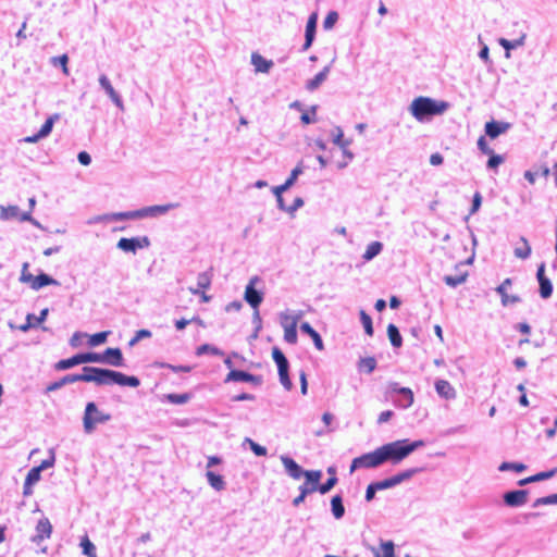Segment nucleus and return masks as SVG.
Wrapping results in <instances>:
<instances>
[{
  "mask_svg": "<svg viewBox=\"0 0 557 557\" xmlns=\"http://www.w3.org/2000/svg\"><path fill=\"white\" fill-rule=\"evenodd\" d=\"M261 283L262 280L258 275H255L249 278V282L245 287L244 299L252 309H258L263 301V292L257 289V285Z\"/></svg>",
  "mask_w": 557,
  "mask_h": 557,
  "instance_id": "0eeeda50",
  "label": "nucleus"
},
{
  "mask_svg": "<svg viewBox=\"0 0 557 557\" xmlns=\"http://www.w3.org/2000/svg\"><path fill=\"white\" fill-rule=\"evenodd\" d=\"M206 478L208 480L209 485L213 490L220 492V491H223L225 488V481H224L222 475L216 474V473H214L211 470H208L206 472Z\"/></svg>",
  "mask_w": 557,
  "mask_h": 557,
  "instance_id": "c85d7f7f",
  "label": "nucleus"
},
{
  "mask_svg": "<svg viewBox=\"0 0 557 557\" xmlns=\"http://www.w3.org/2000/svg\"><path fill=\"white\" fill-rule=\"evenodd\" d=\"M424 446L422 440L409 441V440H397L380 446L383 462H391L392 465H398L414 450Z\"/></svg>",
  "mask_w": 557,
  "mask_h": 557,
  "instance_id": "f03ea898",
  "label": "nucleus"
},
{
  "mask_svg": "<svg viewBox=\"0 0 557 557\" xmlns=\"http://www.w3.org/2000/svg\"><path fill=\"white\" fill-rule=\"evenodd\" d=\"M304 172L302 165L298 164L290 173L289 177L285 181L290 187L295 184L298 176Z\"/></svg>",
  "mask_w": 557,
  "mask_h": 557,
  "instance_id": "e2e57ef3",
  "label": "nucleus"
},
{
  "mask_svg": "<svg viewBox=\"0 0 557 557\" xmlns=\"http://www.w3.org/2000/svg\"><path fill=\"white\" fill-rule=\"evenodd\" d=\"M331 510L335 519L339 520L345 515V507L341 495H335L331 499Z\"/></svg>",
  "mask_w": 557,
  "mask_h": 557,
  "instance_id": "7c9ffc66",
  "label": "nucleus"
},
{
  "mask_svg": "<svg viewBox=\"0 0 557 557\" xmlns=\"http://www.w3.org/2000/svg\"><path fill=\"white\" fill-rule=\"evenodd\" d=\"M49 310L47 308L42 309L38 317L34 314H27L26 323L20 326L22 332H27L32 327H36L41 322H44L48 315Z\"/></svg>",
  "mask_w": 557,
  "mask_h": 557,
  "instance_id": "4be33fe9",
  "label": "nucleus"
},
{
  "mask_svg": "<svg viewBox=\"0 0 557 557\" xmlns=\"http://www.w3.org/2000/svg\"><path fill=\"white\" fill-rule=\"evenodd\" d=\"M40 473L41 472L36 467L32 468L28 471V473L26 475V479H25L26 485H34V484H36L40 480Z\"/></svg>",
  "mask_w": 557,
  "mask_h": 557,
  "instance_id": "5fc2aeb1",
  "label": "nucleus"
},
{
  "mask_svg": "<svg viewBox=\"0 0 557 557\" xmlns=\"http://www.w3.org/2000/svg\"><path fill=\"white\" fill-rule=\"evenodd\" d=\"M512 285V280L507 277L503 281L500 285H498L495 290L500 296L502 305L507 307L509 305L518 304L521 301V298L517 295H508L506 289H508Z\"/></svg>",
  "mask_w": 557,
  "mask_h": 557,
  "instance_id": "9b49d317",
  "label": "nucleus"
},
{
  "mask_svg": "<svg viewBox=\"0 0 557 557\" xmlns=\"http://www.w3.org/2000/svg\"><path fill=\"white\" fill-rule=\"evenodd\" d=\"M119 221H127V220H138L144 219L141 213V208L132 211L117 212Z\"/></svg>",
  "mask_w": 557,
  "mask_h": 557,
  "instance_id": "c03bdc74",
  "label": "nucleus"
},
{
  "mask_svg": "<svg viewBox=\"0 0 557 557\" xmlns=\"http://www.w3.org/2000/svg\"><path fill=\"white\" fill-rule=\"evenodd\" d=\"M525 469H527V466L524 463L509 462V461L502 462L500 466L498 467V470L502 472L509 471V470H512L516 472H522Z\"/></svg>",
  "mask_w": 557,
  "mask_h": 557,
  "instance_id": "79ce46f5",
  "label": "nucleus"
},
{
  "mask_svg": "<svg viewBox=\"0 0 557 557\" xmlns=\"http://www.w3.org/2000/svg\"><path fill=\"white\" fill-rule=\"evenodd\" d=\"M245 442L249 444L250 449L253 451L256 456H265L268 450L264 446L259 445L258 443L253 442L251 438L246 437Z\"/></svg>",
  "mask_w": 557,
  "mask_h": 557,
  "instance_id": "603ef678",
  "label": "nucleus"
},
{
  "mask_svg": "<svg viewBox=\"0 0 557 557\" xmlns=\"http://www.w3.org/2000/svg\"><path fill=\"white\" fill-rule=\"evenodd\" d=\"M531 251H532L531 246H530L528 239L525 237L521 236L513 249L515 256L519 259L525 260L530 257Z\"/></svg>",
  "mask_w": 557,
  "mask_h": 557,
  "instance_id": "b1692460",
  "label": "nucleus"
},
{
  "mask_svg": "<svg viewBox=\"0 0 557 557\" xmlns=\"http://www.w3.org/2000/svg\"><path fill=\"white\" fill-rule=\"evenodd\" d=\"M116 247L119 249H121L122 251H125V252H133L135 253L137 251V246H136V239L134 237L132 238H121L117 244H116Z\"/></svg>",
  "mask_w": 557,
  "mask_h": 557,
  "instance_id": "f704fd0d",
  "label": "nucleus"
},
{
  "mask_svg": "<svg viewBox=\"0 0 557 557\" xmlns=\"http://www.w3.org/2000/svg\"><path fill=\"white\" fill-rule=\"evenodd\" d=\"M272 358L277 366L281 384L285 389L289 391L293 387V384L288 375L289 363L287 358L277 347L272 349Z\"/></svg>",
  "mask_w": 557,
  "mask_h": 557,
  "instance_id": "1a4fd4ad",
  "label": "nucleus"
},
{
  "mask_svg": "<svg viewBox=\"0 0 557 557\" xmlns=\"http://www.w3.org/2000/svg\"><path fill=\"white\" fill-rule=\"evenodd\" d=\"M317 109H318V106H312L310 108L311 114H309L308 112L302 113L301 116H300L301 122L304 124H311V123H313L315 121L314 120V115H315Z\"/></svg>",
  "mask_w": 557,
  "mask_h": 557,
  "instance_id": "0e129e2a",
  "label": "nucleus"
},
{
  "mask_svg": "<svg viewBox=\"0 0 557 557\" xmlns=\"http://www.w3.org/2000/svg\"><path fill=\"white\" fill-rule=\"evenodd\" d=\"M527 35L523 33L518 39L508 40L506 38H499L498 44L506 50V57H510V50L516 49L524 45Z\"/></svg>",
  "mask_w": 557,
  "mask_h": 557,
  "instance_id": "a878e982",
  "label": "nucleus"
},
{
  "mask_svg": "<svg viewBox=\"0 0 557 557\" xmlns=\"http://www.w3.org/2000/svg\"><path fill=\"white\" fill-rule=\"evenodd\" d=\"M510 123L508 122H498V121H490L485 124V134L494 139L502 134H505L510 128Z\"/></svg>",
  "mask_w": 557,
  "mask_h": 557,
  "instance_id": "dca6fc26",
  "label": "nucleus"
},
{
  "mask_svg": "<svg viewBox=\"0 0 557 557\" xmlns=\"http://www.w3.org/2000/svg\"><path fill=\"white\" fill-rule=\"evenodd\" d=\"M503 498L507 506L520 507V506H523L528 500V491L527 490L509 491L504 494Z\"/></svg>",
  "mask_w": 557,
  "mask_h": 557,
  "instance_id": "f8f14e48",
  "label": "nucleus"
},
{
  "mask_svg": "<svg viewBox=\"0 0 557 557\" xmlns=\"http://www.w3.org/2000/svg\"><path fill=\"white\" fill-rule=\"evenodd\" d=\"M360 321L364 327V331L368 335H373V325L371 317L363 310L360 311Z\"/></svg>",
  "mask_w": 557,
  "mask_h": 557,
  "instance_id": "de8ad7c7",
  "label": "nucleus"
},
{
  "mask_svg": "<svg viewBox=\"0 0 557 557\" xmlns=\"http://www.w3.org/2000/svg\"><path fill=\"white\" fill-rule=\"evenodd\" d=\"M387 335H388V338L391 341V344L398 348L401 346L403 344V338H401V335L399 333V330L396 325L394 324H388L387 326Z\"/></svg>",
  "mask_w": 557,
  "mask_h": 557,
  "instance_id": "72a5a7b5",
  "label": "nucleus"
},
{
  "mask_svg": "<svg viewBox=\"0 0 557 557\" xmlns=\"http://www.w3.org/2000/svg\"><path fill=\"white\" fill-rule=\"evenodd\" d=\"M383 463L384 462L382 459V455H381L380 448L377 447L373 451L363 454V455L352 459L351 465H350V472L352 473L354 471H356L357 469H360V468H366V469L377 468V467L382 466Z\"/></svg>",
  "mask_w": 557,
  "mask_h": 557,
  "instance_id": "423d86ee",
  "label": "nucleus"
},
{
  "mask_svg": "<svg viewBox=\"0 0 557 557\" xmlns=\"http://www.w3.org/2000/svg\"><path fill=\"white\" fill-rule=\"evenodd\" d=\"M375 557H395L394 543L392 541L382 542Z\"/></svg>",
  "mask_w": 557,
  "mask_h": 557,
  "instance_id": "4c0bfd02",
  "label": "nucleus"
},
{
  "mask_svg": "<svg viewBox=\"0 0 557 557\" xmlns=\"http://www.w3.org/2000/svg\"><path fill=\"white\" fill-rule=\"evenodd\" d=\"M540 285V295L542 298L547 299L552 296L553 293V284L549 278L541 280L539 282Z\"/></svg>",
  "mask_w": 557,
  "mask_h": 557,
  "instance_id": "a18cd8bd",
  "label": "nucleus"
},
{
  "mask_svg": "<svg viewBox=\"0 0 557 557\" xmlns=\"http://www.w3.org/2000/svg\"><path fill=\"white\" fill-rule=\"evenodd\" d=\"M22 213L17 206H0V220L8 221L16 219L21 221Z\"/></svg>",
  "mask_w": 557,
  "mask_h": 557,
  "instance_id": "cd10ccee",
  "label": "nucleus"
},
{
  "mask_svg": "<svg viewBox=\"0 0 557 557\" xmlns=\"http://www.w3.org/2000/svg\"><path fill=\"white\" fill-rule=\"evenodd\" d=\"M47 285H59V282L46 273H40L39 275L34 276L30 287L34 290H39Z\"/></svg>",
  "mask_w": 557,
  "mask_h": 557,
  "instance_id": "393cba45",
  "label": "nucleus"
},
{
  "mask_svg": "<svg viewBox=\"0 0 557 557\" xmlns=\"http://www.w3.org/2000/svg\"><path fill=\"white\" fill-rule=\"evenodd\" d=\"M338 20V14L335 11H331L323 21V27L330 29Z\"/></svg>",
  "mask_w": 557,
  "mask_h": 557,
  "instance_id": "052dcab7",
  "label": "nucleus"
},
{
  "mask_svg": "<svg viewBox=\"0 0 557 557\" xmlns=\"http://www.w3.org/2000/svg\"><path fill=\"white\" fill-rule=\"evenodd\" d=\"M332 136H333V143L336 146H338L339 148L349 147L350 144H351V140L344 139V132H343V129L339 126H336L333 129Z\"/></svg>",
  "mask_w": 557,
  "mask_h": 557,
  "instance_id": "c9c22d12",
  "label": "nucleus"
},
{
  "mask_svg": "<svg viewBox=\"0 0 557 557\" xmlns=\"http://www.w3.org/2000/svg\"><path fill=\"white\" fill-rule=\"evenodd\" d=\"M284 330V339L286 343L295 345L298 341L297 336V326L289 325V327H285Z\"/></svg>",
  "mask_w": 557,
  "mask_h": 557,
  "instance_id": "49530a36",
  "label": "nucleus"
},
{
  "mask_svg": "<svg viewBox=\"0 0 557 557\" xmlns=\"http://www.w3.org/2000/svg\"><path fill=\"white\" fill-rule=\"evenodd\" d=\"M230 381H234V382H257L258 379L257 376L248 373V372H245V371H242V370H232L227 376H226V380L225 382H230Z\"/></svg>",
  "mask_w": 557,
  "mask_h": 557,
  "instance_id": "bb28decb",
  "label": "nucleus"
},
{
  "mask_svg": "<svg viewBox=\"0 0 557 557\" xmlns=\"http://www.w3.org/2000/svg\"><path fill=\"white\" fill-rule=\"evenodd\" d=\"M110 419L111 416L100 411L95 403H87L83 417L84 432L86 434H91L95 431L97 424L106 423L110 421Z\"/></svg>",
  "mask_w": 557,
  "mask_h": 557,
  "instance_id": "20e7f679",
  "label": "nucleus"
},
{
  "mask_svg": "<svg viewBox=\"0 0 557 557\" xmlns=\"http://www.w3.org/2000/svg\"><path fill=\"white\" fill-rule=\"evenodd\" d=\"M94 382L97 385H112L117 384L121 386L137 387L140 381L136 376H128L122 372L110 369H102L96 367H84L81 374H66L62 379L50 383L46 387V393H51L60 389L66 384L75 382Z\"/></svg>",
  "mask_w": 557,
  "mask_h": 557,
  "instance_id": "f257e3e1",
  "label": "nucleus"
},
{
  "mask_svg": "<svg viewBox=\"0 0 557 557\" xmlns=\"http://www.w3.org/2000/svg\"><path fill=\"white\" fill-rule=\"evenodd\" d=\"M109 334H110L109 331H104V332H99V333L90 335L89 339H88V345L90 347H97V346L106 343Z\"/></svg>",
  "mask_w": 557,
  "mask_h": 557,
  "instance_id": "ea45409f",
  "label": "nucleus"
},
{
  "mask_svg": "<svg viewBox=\"0 0 557 557\" xmlns=\"http://www.w3.org/2000/svg\"><path fill=\"white\" fill-rule=\"evenodd\" d=\"M54 461H55L54 453L51 449L50 457L48 459L42 460L41 463L39 466H37L36 468L41 472L48 468L53 467Z\"/></svg>",
  "mask_w": 557,
  "mask_h": 557,
  "instance_id": "680f3d73",
  "label": "nucleus"
},
{
  "mask_svg": "<svg viewBox=\"0 0 557 557\" xmlns=\"http://www.w3.org/2000/svg\"><path fill=\"white\" fill-rule=\"evenodd\" d=\"M67 61L69 58L66 54L52 58V64L55 66L61 65L64 74H69Z\"/></svg>",
  "mask_w": 557,
  "mask_h": 557,
  "instance_id": "bf43d9fd",
  "label": "nucleus"
},
{
  "mask_svg": "<svg viewBox=\"0 0 557 557\" xmlns=\"http://www.w3.org/2000/svg\"><path fill=\"white\" fill-rule=\"evenodd\" d=\"M421 471H423L422 468H410L397 473V475L400 478V481L403 483L405 481L410 480L413 475L420 473Z\"/></svg>",
  "mask_w": 557,
  "mask_h": 557,
  "instance_id": "4d7b16f0",
  "label": "nucleus"
},
{
  "mask_svg": "<svg viewBox=\"0 0 557 557\" xmlns=\"http://www.w3.org/2000/svg\"><path fill=\"white\" fill-rule=\"evenodd\" d=\"M315 28H317V15L312 14L308 18V22L306 25L305 44L302 46L304 51L308 50L311 47V45L314 40V36H315Z\"/></svg>",
  "mask_w": 557,
  "mask_h": 557,
  "instance_id": "aec40b11",
  "label": "nucleus"
},
{
  "mask_svg": "<svg viewBox=\"0 0 557 557\" xmlns=\"http://www.w3.org/2000/svg\"><path fill=\"white\" fill-rule=\"evenodd\" d=\"M388 392L391 394H397L398 396L393 398V404L400 409H408L412 406L414 397L413 392L409 387H401L397 382H391L388 384Z\"/></svg>",
  "mask_w": 557,
  "mask_h": 557,
  "instance_id": "6e6552de",
  "label": "nucleus"
},
{
  "mask_svg": "<svg viewBox=\"0 0 557 557\" xmlns=\"http://www.w3.org/2000/svg\"><path fill=\"white\" fill-rule=\"evenodd\" d=\"M376 368V360L373 357L361 358L358 362L360 372L372 373Z\"/></svg>",
  "mask_w": 557,
  "mask_h": 557,
  "instance_id": "e433bc0d",
  "label": "nucleus"
},
{
  "mask_svg": "<svg viewBox=\"0 0 557 557\" xmlns=\"http://www.w3.org/2000/svg\"><path fill=\"white\" fill-rule=\"evenodd\" d=\"M490 156L491 157H490V159L487 161V168L488 169H496L504 161L502 156L494 154V152L492 154H490Z\"/></svg>",
  "mask_w": 557,
  "mask_h": 557,
  "instance_id": "338daca9",
  "label": "nucleus"
},
{
  "mask_svg": "<svg viewBox=\"0 0 557 557\" xmlns=\"http://www.w3.org/2000/svg\"><path fill=\"white\" fill-rule=\"evenodd\" d=\"M52 532V525L47 518H42L36 525V535L33 537V542L39 543L45 539L50 537Z\"/></svg>",
  "mask_w": 557,
  "mask_h": 557,
  "instance_id": "f3484780",
  "label": "nucleus"
},
{
  "mask_svg": "<svg viewBox=\"0 0 557 557\" xmlns=\"http://www.w3.org/2000/svg\"><path fill=\"white\" fill-rule=\"evenodd\" d=\"M251 64L257 73H269L273 66V61L267 60L261 54L253 52L251 54Z\"/></svg>",
  "mask_w": 557,
  "mask_h": 557,
  "instance_id": "412c9836",
  "label": "nucleus"
},
{
  "mask_svg": "<svg viewBox=\"0 0 557 557\" xmlns=\"http://www.w3.org/2000/svg\"><path fill=\"white\" fill-rule=\"evenodd\" d=\"M166 398L171 404L183 405L186 404L190 397L188 394H169Z\"/></svg>",
  "mask_w": 557,
  "mask_h": 557,
  "instance_id": "864d4df0",
  "label": "nucleus"
},
{
  "mask_svg": "<svg viewBox=\"0 0 557 557\" xmlns=\"http://www.w3.org/2000/svg\"><path fill=\"white\" fill-rule=\"evenodd\" d=\"M300 331L312 338L314 347L318 350L322 351L324 349L322 337L308 322L301 323Z\"/></svg>",
  "mask_w": 557,
  "mask_h": 557,
  "instance_id": "5701e85b",
  "label": "nucleus"
},
{
  "mask_svg": "<svg viewBox=\"0 0 557 557\" xmlns=\"http://www.w3.org/2000/svg\"><path fill=\"white\" fill-rule=\"evenodd\" d=\"M27 269H28V263H27V262H25V263L23 264V269H22V273H21V277H20V280H21V282H23V283H29V284H32V282H33V280H34V275H33L32 273H29V272L27 271Z\"/></svg>",
  "mask_w": 557,
  "mask_h": 557,
  "instance_id": "69168bd1",
  "label": "nucleus"
},
{
  "mask_svg": "<svg viewBox=\"0 0 557 557\" xmlns=\"http://www.w3.org/2000/svg\"><path fill=\"white\" fill-rule=\"evenodd\" d=\"M149 330L143 329L136 332L135 336L128 342L129 347H134L139 341L151 337Z\"/></svg>",
  "mask_w": 557,
  "mask_h": 557,
  "instance_id": "8fccbe9b",
  "label": "nucleus"
},
{
  "mask_svg": "<svg viewBox=\"0 0 557 557\" xmlns=\"http://www.w3.org/2000/svg\"><path fill=\"white\" fill-rule=\"evenodd\" d=\"M102 361L100 363H107L112 367L123 366V355L120 348H107L103 354H100Z\"/></svg>",
  "mask_w": 557,
  "mask_h": 557,
  "instance_id": "2eb2a0df",
  "label": "nucleus"
},
{
  "mask_svg": "<svg viewBox=\"0 0 557 557\" xmlns=\"http://www.w3.org/2000/svg\"><path fill=\"white\" fill-rule=\"evenodd\" d=\"M302 476L306 478V483L314 486L319 485V482L322 478V472L320 470H305Z\"/></svg>",
  "mask_w": 557,
  "mask_h": 557,
  "instance_id": "a19ab883",
  "label": "nucleus"
},
{
  "mask_svg": "<svg viewBox=\"0 0 557 557\" xmlns=\"http://www.w3.org/2000/svg\"><path fill=\"white\" fill-rule=\"evenodd\" d=\"M210 285H211V275L209 274V272H202V273L198 274L197 288H189V290L194 295H198L200 289L205 290V289L209 288Z\"/></svg>",
  "mask_w": 557,
  "mask_h": 557,
  "instance_id": "2f4dec72",
  "label": "nucleus"
},
{
  "mask_svg": "<svg viewBox=\"0 0 557 557\" xmlns=\"http://www.w3.org/2000/svg\"><path fill=\"white\" fill-rule=\"evenodd\" d=\"M196 354L198 356L205 355V354H212L215 356H221L223 352L215 346H212L210 344H203L197 348Z\"/></svg>",
  "mask_w": 557,
  "mask_h": 557,
  "instance_id": "09e8293b",
  "label": "nucleus"
},
{
  "mask_svg": "<svg viewBox=\"0 0 557 557\" xmlns=\"http://www.w3.org/2000/svg\"><path fill=\"white\" fill-rule=\"evenodd\" d=\"M280 459L284 466L286 473L292 479L299 480L304 475L305 470L293 458H290L287 455H282Z\"/></svg>",
  "mask_w": 557,
  "mask_h": 557,
  "instance_id": "ddd939ff",
  "label": "nucleus"
},
{
  "mask_svg": "<svg viewBox=\"0 0 557 557\" xmlns=\"http://www.w3.org/2000/svg\"><path fill=\"white\" fill-rule=\"evenodd\" d=\"M435 391L442 398L447 400L456 398V389L446 380H437L435 382Z\"/></svg>",
  "mask_w": 557,
  "mask_h": 557,
  "instance_id": "6ab92c4d",
  "label": "nucleus"
},
{
  "mask_svg": "<svg viewBox=\"0 0 557 557\" xmlns=\"http://www.w3.org/2000/svg\"><path fill=\"white\" fill-rule=\"evenodd\" d=\"M481 203H482V196H481V194L479 191H476L473 195L472 206H471V209H470V213L471 214L475 213L480 209Z\"/></svg>",
  "mask_w": 557,
  "mask_h": 557,
  "instance_id": "774afa93",
  "label": "nucleus"
},
{
  "mask_svg": "<svg viewBox=\"0 0 557 557\" xmlns=\"http://www.w3.org/2000/svg\"><path fill=\"white\" fill-rule=\"evenodd\" d=\"M331 71V65L323 67L313 78L307 81L306 89L310 92L317 90L326 79Z\"/></svg>",
  "mask_w": 557,
  "mask_h": 557,
  "instance_id": "a211bd4d",
  "label": "nucleus"
},
{
  "mask_svg": "<svg viewBox=\"0 0 557 557\" xmlns=\"http://www.w3.org/2000/svg\"><path fill=\"white\" fill-rule=\"evenodd\" d=\"M81 546L83 548V554L88 557H96V547L95 545L88 540V537H85Z\"/></svg>",
  "mask_w": 557,
  "mask_h": 557,
  "instance_id": "3c124183",
  "label": "nucleus"
},
{
  "mask_svg": "<svg viewBox=\"0 0 557 557\" xmlns=\"http://www.w3.org/2000/svg\"><path fill=\"white\" fill-rule=\"evenodd\" d=\"M337 483V478L335 475L329 478L325 483L318 485V491L321 494L329 493Z\"/></svg>",
  "mask_w": 557,
  "mask_h": 557,
  "instance_id": "6e6d98bb",
  "label": "nucleus"
},
{
  "mask_svg": "<svg viewBox=\"0 0 557 557\" xmlns=\"http://www.w3.org/2000/svg\"><path fill=\"white\" fill-rule=\"evenodd\" d=\"M60 119L58 113L50 115L38 131L39 136L46 138L52 132L54 123Z\"/></svg>",
  "mask_w": 557,
  "mask_h": 557,
  "instance_id": "473e14b6",
  "label": "nucleus"
},
{
  "mask_svg": "<svg viewBox=\"0 0 557 557\" xmlns=\"http://www.w3.org/2000/svg\"><path fill=\"white\" fill-rule=\"evenodd\" d=\"M177 203L154 205L141 208L143 218H156L177 208Z\"/></svg>",
  "mask_w": 557,
  "mask_h": 557,
  "instance_id": "4468645a",
  "label": "nucleus"
},
{
  "mask_svg": "<svg viewBox=\"0 0 557 557\" xmlns=\"http://www.w3.org/2000/svg\"><path fill=\"white\" fill-rule=\"evenodd\" d=\"M382 250H383V244L381 242H372L367 246V249H366L364 253L362 255V259L366 262H369L372 259H374L376 256H379Z\"/></svg>",
  "mask_w": 557,
  "mask_h": 557,
  "instance_id": "c756f323",
  "label": "nucleus"
},
{
  "mask_svg": "<svg viewBox=\"0 0 557 557\" xmlns=\"http://www.w3.org/2000/svg\"><path fill=\"white\" fill-rule=\"evenodd\" d=\"M278 318H280V324L283 329L289 327L290 324L294 326H297L296 319L292 317V311H289V310L282 311L278 314Z\"/></svg>",
  "mask_w": 557,
  "mask_h": 557,
  "instance_id": "37998d69",
  "label": "nucleus"
},
{
  "mask_svg": "<svg viewBox=\"0 0 557 557\" xmlns=\"http://www.w3.org/2000/svg\"><path fill=\"white\" fill-rule=\"evenodd\" d=\"M468 274L462 273L458 275H445L443 281L450 287H457L466 282Z\"/></svg>",
  "mask_w": 557,
  "mask_h": 557,
  "instance_id": "58836bf2",
  "label": "nucleus"
},
{
  "mask_svg": "<svg viewBox=\"0 0 557 557\" xmlns=\"http://www.w3.org/2000/svg\"><path fill=\"white\" fill-rule=\"evenodd\" d=\"M448 107L449 104L446 101H437L429 97H418L411 102L409 111L417 121L423 122L428 117L443 114Z\"/></svg>",
  "mask_w": 557,
  "mask_h": 557,
  "instance_id": "7ed1b4c3",
  "label": "nucleus"
},
{
  "mask_svg": "<svg viewBox=\"0 0 557 557\" xmlns=\"http://www.w3.org/2000/svg\"><path fill=\"white\" fill-rule=\"evenodd\" d=\"M101 361L102 359L98 352H83L58 361L54 366V369L58 371H63L82 363H99Z\"/></svg>",
  "mask_w": 557,
  "mask_h": 557,
  "instance_id": "39448f33",
  "label": "nucleus"
},
{
  "mask_svg": "<svg viewBox=\"0 0 557 557\" xmlns=\"http://www.w3.org/2000/svg\"><path fill=\"white\" fill-rule=\"evenodd\" d=\"M99 85L101 88L106 91V94L109 96L111 101L121 110H124V103L122 100V97L120 94L116 92V90L113 88L110 79L107 75L102 74L99 76Z\"/></svg>",
  "mask_w": 557,
  "mask_h": 557,
  "instance_id": "9d476101",
  "label": "nucleus"
},
{
  "mask_svg": "<svg viewBox=\"0 0 557 557\" xmlns=\"http://www.w3.org/2000/svg\"><path fill=\"white\" fill-rule=\"evenodd\" d=\"M556 474H557V467L553 468L548 471L539 472V473L534 474L533 476H534L535 482H540V481L548 480Z\"/></svg>",
  "mask_w": 557,
  "mask_h": 557,
  "instance_id": "13d9d810",
  "label": "nucleus"
}]
</instances>
